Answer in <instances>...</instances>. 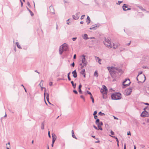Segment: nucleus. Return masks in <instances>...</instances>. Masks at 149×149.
<instances>
[{
	"instance_id": "a19ab883",
	"label": "nucleus",
	"mask_w": 149,
	"mask_h": 149,
	"mask_svg": "<svg viewBox=\"0 0 149 149\" xmlns=\"http://www.w3.org/2000/svg\"><path fill=\"white\" fill-rule=\"evenodd\" d=\"M80 97H81V98H82V99L84 100V101H85V99L84 98V96H83V95H81L80 96Z\"/></svg>"
},
{
	"instance_id": "39448f33",
	"label": "nucleus",
	"mask_w": 149,
	"mask_h": 149,
	"mask_svg": "<svg viewBox=\"0 0 149 149\" xmlns=\"http://www.w3.org/2000/svg\"><path fill=\"white\" fill-rule=\"evenodd\" d=\"M141 117L144 118L149 116V113L148 112L144 110L142 112L141 115Z\"/></svg>"
},
{
	"instance_id": "c756f323",
	"label": "nucleus",
	"mask_w": 149,
	"mask_h": 149,
	"mask_svg": "<svg viewBox=\"0 0 149 149\" xmlns=\"http://www.w3.org/2000/svg\"><path fill=\"white\" fill-rule=\"evenodd\" d=\"M98 114L101 116H103L104 115H105L104 113H102L101 111L100 112L98 113Z\"/></svg>"
},
{
	"instance_id": "bf43d9fd",
	"label": "nucleus",
	"mask_w": 149,
	"mask_h": 149,
	"mask_svg": "<svg viewBox=\"0 0 149 149\" xmlns=\"http://www.w3.org/2000/svg\"><path fill=\"white\" fill-rule=\"evenodd\" d=\"M125 49L124 48H122L120 49V51L122 52Z\"/></svg>"
},
{
	"instance_id": "4c0bfd02",
	"label": "nucleus",
	"mask_w": 149,
	"mask_h": 149,
	"mask_svg": "<svg viewBox=\"0 0 149 149\" xmlns=\"http://www.w3.org/2000/svg\"><path fill=\"white\" fill-rule=\"evenodd\" d=\"M87 93L88 94L90 95V96L92 95L90 91H87Z\"/></svg>"
},
{
	"instance_id": "9d476101",
	"label": "nucleus",
	"mask_w": 149,
	"mask_h": 149,
	"mask_svg": "<svg viewBox=\"0 0 149 149\" xmlns=\"http://www.w3.org/2000/svg\"><path fill=\"white\" fill-rule=\"evenodd\" d=\"M80 14V12H79L77 13L76 14L74 15H72V17L74 19L77 20L78 19L79 17V15Z\"/></svg>"
},
{
	"instance_id": "e433bc0d",
	"label": "nucleus",
	"mask_w": 149,
	"mask_h": 149,
	"mask_svg": "<svg viewBox=\"0 0 149 149\" xmlns=\"http://www.w3.org/2000/svg\"><path fill=\"white\" fill-rule=\"evenodd\" d=\"M123 1H118V3H116V4L118 5H120L121 3H122Z\"/></svg>"
},
{
	"instance_id": "864d4df0",
	"label": "nucleus",
	"mask_w": 149,
	"mask_h": 149,
	"mask_svg": "<svg viewBox=\"0 0 149 149\" xmlns=\"http://www.w3.org/2000/svg\"><path fill=\"white\" fill-rule=\"evenodd\" d=\"M85 16V15H83L81 17V19H83L84 18V17Z\"/></svg>"
},
{
	"instance_id": "5701e85b",
	"label": "nucleus",
	"mask_w": 149,
	"mask_h": 149,
	"mask_svg": "<svg viewBox=\"0 0 149 149\" xmlns=\"http://www.w3.org/2000/svg\"><path fill=\"white\" fill-rule=\"evenodd\" d=\"M44 89H45V90H44V97L45 100V94H47V93H46V88H44ZM45 102L46 104H47V103L46 102L45 100Z\"/></svg>"
},
{
	"instance_id": "a18cd8bd",
	"label": "nucleus",
	"mask_w": 149,
	"mask_h": 149,
	"mask_svg": "<svg viewBox=\"0 0 149 149\" xmlns=\"http://www.w3.org/2000/svg\"><path fill=\"white\" fill-rule=\"evenodd\" d=\"M27 5L29 7H31V5H30V3H29V2H28L27 3Z\"/></svg>"
},
{
	"instance_id": "0e129e2a",
	"label": "nucleus",
	"mask_w": 149,
	"mask_h": 149,
	"mask_svg": "<svg viewBox=\"0 0 149 149\" xmlns=\"http://www.w3.org/2000/svg\"><path fill=\"white\" fill-rule=\"evenodd\" d=\"M113 117H114V119H115V120H118V118H117L116 117L114 116H113Z\"/></svg>"
},
{
	"instance_id": "58836bf2",
	"label": "nucleus",
	"mask_w": 149,
	"mask_h": 149,
	"mask_svg": "<svg viewBox=\"0 0 149 149\" xmlns=\"http://www.w3.org/2000/svg\"><path fill=\"white\" fill-rule=\"evenodd\" d=\"M101 126H98V127L99 130H102V128L101 127Z\"/></svg>"
},
{
	"instance_id": "bb28decb",
	"label": "nucleus",
	"mask_w": 149,
	"mask_h": 149,
	"mask_svg": "<svg viewBox=\"0 0 149 149\" xmlns=\"http://www.w3.org/2000/svg\"><path fill=\"white\" fill-rule=\"evenodd\" d=\"M97 126H102L103 125V123L101 121H100L98 124H97Z\"/></svg>"
},
{
	"instance_id": "09e8293b",
	"label": "nucleus",
	"mask_w": 149,
	"mask_h": 149,
	"mask_svg": "<svg viewBox=\"0 0 149 149\" xmlns=\"http://www.w3.org/2000/svg\"><path fill=\"white\" fill-rule=\"evenodd\" d=\"M111 134L112 135H114V133L111 130Z\"/></svg>"
},
{
	"instance_id": "393cba45",
	"label": "nucleus",
	"mask_w": 149,
	"mask_h": 149,
	"mask_svg": "<svg viewBox=\"0 0 149 149\" xmlns=\"http://www.w3.org/2000/svg\"><path fill=\"white\" fill-rule=\"evenodd\" d=\"M113 48L114 49H116L118 47V45L117 44H115V43H113Z\"/></svg>"
},
{
	"instance_id": "9b49d317",
	"label": "nucleus",
	"mask_w": 149,
	"mask_h": 149,
	"mask_svg": "<svg viewBox=\"0 0 149 149\" xmlns=\"http://www.w3.org/2000/svg\"><path fill=\"white\" fill-rule=\"evenodd\" d=\"M123 9L124 11H126L127 10H131V8H128L127 6L125 4H124L122 6Z\"/></svg>"
},
{
	"instance_id": "7c9ffc66",
	"label": "nucleus",
	"mask_w": 149,
	"mask_h": 149,
	"mask_svg": "<svg viewBox=\"0 0 149 149\" xmlns=\"http://www.w3.org/2000/svg\"><path fill=\"white\" fill-rule=\"evenodd\" d=\"M91 99L92 100V102L93 103H94V98L92 95L90 96Z\"/></svg>"
},
{
	"instance_id": "37998d69",
	"label": "nucleus",
	"mask_w": 149,
	"mask_h": 149,
	"mask_svg": "<svg viewBox=\"0 0 149 149\" xmlns=\"http://www.w3.org/2000/svg\"><path fill=\"white\" fill-rule=\"evenodd\" d=\"M86 65H84V64H83V65H82L81 67V69H82L84 68V67H86Z\"/></svg>"
},
{
	"instance_id": "1a4fd4ad",
	"label": "nucleus",
	"mask_w": 149,
	"mask_h": 149,
	"mask_svg": "<svg viewBox=\"0 0 149 149\" xmlns=\"http://www.w3.org/2000/svg\"><path fill=\"white\" fill-rule=\"evenodd\" d=\"M62 48L63 49V51H67L68 49V45L65 44L64 43V44H63L62 45Z\"/></svg>"
},
{
	"instance_id": "cd10ccee",
	"label": "nucleus",
	"mask_w": 149,
	"mask_h": 149,
	"mask_svg": "<svg viewBox=\"0 0 149 149\" xmlns=\"http://www.w3.org/2000/svg\"><path fill=\"white\" fill-rule=\"evenodd\" d=\"M85 72V70L84 69H83L81 70V71L80 72V73L82 74H84Z\"/></svg>"
},
{
	"instance_id": "79ce46f5",
	"label": "nucleus",
	"mask_w": 149,
	"mask_h": 149,
	"mask_svg": "<svg viewBox=\"0 0 149 149\" xmlns=\"http://www.w3.org/2000/svg\"><path fill=\"white\" fill-rule=\"evenodd\" d=\"M97 113V112L96 111H94L93 113V115H95Z\"/></svg>"
},
{
	"instance_id": "0eeeda50",
	"label": "nucleus",
	"mask_w": 149,
	"mask_h": 149,
	"mask_svg": "<svg viewBox=\"0 0 149 149\" xmlns=\"http://www.w3.org/2000/svg\"><path fill=\"white\" fill-rule=\"evenodd\" d=\"M83 58L82 60V63L84 64V65H87V62L86 59V56L84 55H83L82 56Z\"/></svg>"
},
{
	"instance_id": "6ab92c4d",
	"label": "nucleus",
	"mask_w": 149,
	"mask_h": 149,
	"mask_svg": "<svg viewBox=\"0 0 149 149\" xmlns=\"http://www.w3.org/2000/svg\"><path fill=\"white\" fill-rule=\"evenodd\" d=\"M72 136L73 138H75V139H77V138L76 137V136L74 135V132L73 130H72Z\"/></svg>"
},
{
	"instance_id": "69168bd1",
	"label": "nucleus",
	"mask_w": 149,
	"mask_h": 149,
	"mask_svg": "<svg viewBox=\"0 0 149 149\" xmlns=\"http://www.w3.org/2000/svg\"><path fill=\"white\" fill-rule=\"evenodd\" d=\"M68 78L69 81H70L71 80V79L70 78V76L68 77Z\"/></svg>"
},
{
	"instance_id": "f8f14e48",
	"label": "nucleus",
	"mask_w": 149,
	"mask_h": 149,
	"mask_svg": "<svg viewBox=\"0 0 149 149\" xmlns=\"http://www.w3.org/2000/svg\"><path fill=\"white\" fill-rule=\"evenodd\" d=\"M49 8L50 9V12L52 14H55V10H54L53 7L52 6V5H51V6H49Z\"/></svg>"
},
{
	"instance_id": "774afa93",
	"label": "nucleus",
	"mask_w": 149,
	"mask_h": 149,
	"mask_svg": "<svg viewBox=\"0 0 149 149\" xmlns=\"http://www.w3.org/2000/svg\"><path fill=\"white\" fill-rule=\"evenodd\" d=\"M127 134L128 135H131V133L130 132H127Z\"/></svg>"
},
{
	"instance_id": "7ed1b4c3",
	"label": "nucleus",
	"mask_w": 149,
	"mask_h": 149,
	"mask_svg": "<svg viewBox=\"0 0 149 149\" xmlns=\"http://www.w3.org/2000/svg\"><path fill=\"white\" fill-rule=\"evenodd\" d=\"M104 41H103V43L107 47L109 48H111L112 47V45L111 42L109 39L104 38Z\"/></svg>"
},
{
	"instance_id": "ddd939ff",
	"label": "nucleus",
	"mask_w": 149,
	"mask_h": 149,
	"mask_svg": "<svg viewBox=\"0 0 149 149\" xmlns=\"http://www.w3.org/2000/svg\"><path fill=\"white\" fill-rule=\"evenodd\" d=\"M72 73L73 74V77L74 78H76L77 77V74L76 70L72 72Z\"/></svg>"
},
{
	"instance_id": "ea45409f",
	"label": "nucleus",
	"mask_w": 149,
	"mask_h": 149,
	"mask_svg": "<svg viewBox=\"0 0 149 149\" xmlns=\"http://www.w3.org/2000/svg\"><path fill=\"white\" fill-rule=\"evenodd\" d=\"M78 90H79L78 91H79V93L80 94H82V91H81V89H78Z\"/></svg>"
},
{
	"instance_id": "6e6552de",
	"label": "nucleus",
	"mask_w": 149,
	"mask_h": 149,
	"mask_svg": "<svg viewBox=\"0 0 149 149\" xmlns=\"http://www.w3.org/2000/svg\"><path fill=\"white\" fill-rule=\"evenodd\" d=\"M132 88H129L126 90L125 91L126 92L125 95L127 96L130 95L132 92Z\"/></svg>"
},
{
	"instance_id": "4468645a",
	"label": "nucleus",
	"mask_w": 149,
	"mask_h": 149,
	"mask_svg": "<svg viewBox=\"0 0 149 149\" xmlns=\"http://www.w3.org/2000/svg\"><path fill=\"white\" fill-rule=\"evenodd\" d=\"M52 134V142H53V143L54 142L55 140L56 139V136L55 134Z\"/></svg>"
},
{
	"instance_id": "c03bdc74",
	"label": "nucleus",
	"mask_w": 149,
	"mask_h": 149,
	"mask_svg": "<svg viewBox=\"0 0 149 149\" xmlns=\"http://www.w3.org/2000/svg\"><path fill=\"white\" fill-rule=\"evenodd\" d=\"M82 87V85L81 84H80L78 87V89H81V88Z\"/></svg>"
},
{
	"instance_id": "a211bd4d",
	"label": "nucleus",
	"mask_w": 149,
	"mask_h": 149,
	"mask_svg": "<svg viewBox=\"0 0 149 149\" xmlns=\"http://www.w3.org/2000/svg\"><path fill=\"white\" fill-rule=\"evenodd\" d=\"M71 83L72 84V86H73V88L74 89H75L76 88V84H74V82L73 81H71Z\"/></svg>"
},
{
	"instance_id": "f704fd0d",
	"label": "nucleus",
	"mask_w": 149,
	"mask_h": 149,
	"mask_svg": "<svg viewBox=\"0 0 149 149\" xmlns=\"http://www.w3.org/2000/svg\"><path fill=\"white\" fill-rule=\"evenodd\" d=\"M94 75L95 76H96V77H97L98 76V73L96 71H95V72L94 73Z\"/></svg>"
},
{
	"instance_id": "f257e3e1",
	"label": "nucleus",
	"mask_w": 149,
	"mask_h": 149,
	"mask_svg": "<svg viewBox=\"0 0 149 149\" xmlns=\"http://www.w3.org/2000/svg\"><path fill=\"white\" fill-rule=\"evenodd\" d=\"M107 68L109 71L111 77L114 79L113 81H116V78H118L120 75L123 73L122 70L119 68L113 66L107 67Z\"/></svg>"
},
{
	"instance_id": "f3484780",
	"label": "nucleus",
	"mask_w": 149,
	"mask_h": 149,
	"mask_svg": "<svg viewBox=\"0 0 149 149\" xmlns=\"http://www.w3.org/2000/svg\"><path fill=\"white\" fill-rule=\"evenodd\" d=\"M83 38L85 40H87L89 39L88 37V35L86 34H84L83 36Z\"/></svg>"
},
{
	"instance_id": "603ef678",
	"label": "nucleus",
	"mask_w": 149,
	"mask_h": 149,
	"mask_svg": "<svg viewBox=\"0 0 149 149\" xmlns=\"http://www.w3.org/2000/svg\"><path fill=\"white\" fill-rule=\"evenodd\" d=\"M77 37H74L73 38H72V40L73 41H74L76 40V39H77Z\"/></svg>"
},
{
	"instance_id": "5fc2aeb1",
	"label": "nucleus",
	"mask_w": 149,
	"mask_h": 149,
	"mask_svg": "<svg viewBox=\"0 0 149 149\" xmlns=\"http://www.w3.org/2000/svg\"><path fill=\"white\" fill-rule=\"evenodd\" d=\"M124 149H126V144L125 143L124 145Z\"/></svg>"
},
{
	"instance_id": "20e7f679",
	"label": "nucleus",
	"mask_w": 149,
	"mask_h": 149,
	"mask_svg": "<svg viewBox=\"0 0 149 149\" xmlns=\"http://www.w3.org/2000/svg\"><path fill=\"white\" fill-rule=\"evenodd\" d=\"M131 83L129 79H126L123 83V88H124L129 86Z\"/></svg>"
},
{
	"instance_id": "c85d7f7f",
	"label": "nucleus",
	"mask_w": 149,
	"mask_h": 149,
	"mask_svg": "<svg viewBox=\"0 0 149 149\" xmlns=\"http://www.w3.org/2000/svg\"><path fill=\"white\" fill-rule=\"evenodd\" d=\"M111 136L112 137H113V138H114L116 139V141L117 143H119V142L118 140V138L116 137L115 136Z\"/></svg>"
},
{
	"instance_id": "de8ad7c7",
	"label": "nucleus",
	"mask_w": 149,
	"mask_h": 149,
	"mask_svg": "<svg viewBox=\"0 0 149 149\" xmlns=\"http://www.w3.org/2000/svg\"><path fill=\"white\" fill-rule=\"evenodd\" d=\"M149 107H148L146 106L145 108H144L143 110H144V111L145 110H146V109L148 110V109Z\"/></svg>"
},
{
	"instance_id": "4d7b16f0",
	"label": "nucleus",
	"mask_w": 149,
	"mask_h": 149,
	"mask_svg": "<svg viewBox=\"0 0 149 149\" xmlns=\"http://www.w3.org/2000/svg\"><path fill=\"white\" fill-rule=\"evenodd\" d=\"M93 127L95 128V129L96 130H98L97 128L95 125H93Z\"/></svg>"
},
{
	"instance_id": "680f3d73",
	"label": "nucleus",
	"mask_w": 149,
	"mask_h": 149,
	"mask_svg": "<svg viewBox=\"0 0 149 149\" xmlns=\"http://www.w3.org/2000/svg\"><path fill=\"white\" fill-rule=\"evenodd\" d=\"M64 1L65 3H69V2L68 1H66V0H64Z\"/></svg>"
},
{
	"instance_id": "f03ea898",
	"label": "nucleus",
	"mask_w": 149,
	"mask_h": 149,
	"mask_svg": "<svg viewBox=\"0 0 149 149\" xmlns=\"http://www.w3.org/2000/svg\"><path fill=\"white\" fill-rule=\"evenodd\" d=\"M121 94L120 93H115L111 95V98L112 100H118L121 98Z\"/></svg>"
},
{
	"instance_id": "6e6d98bb",
	"label": "nucleus",
	"mask_w": 149,
	"mask_h": 149,
	"mask_svg": "<svg viewBox=\"0 0 149 149\" xmlns=\"http://www.w3.org/2000/svg\"><path fill=\"white\" fill-rule=\"evenodd\" d=\"M52 84H53V83L52 82H50L49 83V85L50 86H52Z\"/></svg>"
},
{
	"instance_id": "a878e982",
	"label": "nucleus",
	"mask_w": 149,
	"mask_h": 149,
	"mask_svg": "<svg viewBox=\"0 0 149 149\" xmlns=\"http://www.w3.org/2000/svg\"><path fill=\"white\" fill-rule=\"evenodd\" d=\"M137 7L142 11H146V10L144 9L141 6H138Z\"/></svg>"
},
{
	"instance_id": "c9c22d12",
	"label": "nucleus",
	"mask_w": 149,
	"mask_h": 149,
	"mask_svg": "<svg viewBox=\"0 0 149 149\" xmlns=\"http://www.w3.org/2000/svg\"><path fill=\"white\" fill-rule=\"evenodd\" d=\"M73 92L75 94H78V92H77V91L76 90H73Z\"/></svg>"
},
{
	"instance_id": "052dcab7",
	"label": "nucleus",
	"mask_w": 149,
	"mask_h": 149,
	"mask_svg": "<svg viewBox=\"0 0 149 149\" xmlns=\"http://www.w3.org/2000/svg\"><path fill=\"white\" fill-rule=\"evenodd\" d=\"M76 58V56L75 54H74L73 56V58L74 59H75Z\"/></svg>"
},
{
	"instance_id": "2f4dec72",
	"label": "nucleus",
	"mask_w": 149,
	"mask_h": 149,
	"mask_svg": "<svg viewBox=\"0 0 149 149\" xmlns=\"http://www.w3.org/2000/svg\"><path fill=\"white\" fill-rule=\"evenodd\" d=\"M100 122V120L99 119H96V120L95 121L96 124L97 125L98 124V123Z\"/></svg>"
},
{
	"instance_id": "2eb2a0df",
	"label": "nucleus",
	"mask_w": 149,
	"mask_h": 149,
	"mask_svg": "<svg viewBox=\"0 0 149 149\" xmlns=\"http://www.w3.org/2000/svg\"><path fill=\"white\" fill-rule=\"evenodd\" d=\"M46 99L47 101L48 102L49 104L53 105V104H52L49 101V94L48 93H47Z\"/></svg>"
},
{
	"instance_id": "473e14b6",
	"label": "nucleus",
	"mask_w": 149,
	"mask_h": 149,
	"mask_svg": "<svg viewBox=\"0 0 149 149\" xmlns=\"http://www.w3.org/2000/svg\"><path fill=\"white\" fill-rule=\"evenodd\" d=\"M44 122H43L41 124V129L42 130L44 129Z\"/></svg>"
},
{
	"instance_id": "aec40b11",
	"label": "nucleus",
	"mask_w": 149,
	"mask_h": 149,
	"mask_svg": "<svg viewBox=\"0 0 149 149\" xmlns=\"http://www.w3.org/2000/svg\"><path fill=\"white\" fill-rule=\"evenodd\" d=\"M27 9V10L29 11V12L31 14V16H33L34 15L33 13V12L31 11V10H30L27 7H26Z\"/></svg>"
},
{
	"instance_id": "3c124183",
	"label": "nucleus",
	"mask_w": 149,
	"mask_h": 149,
	"mask_svg": "<svg viewBox=\"0 0 149 149\" xmlns=\"http://www.w3.org/2000/svg\"><path fill=\"white\" fill-rule=\"evenodd\" d=\"M48 135L49 137V138H51V136L50 135V132L49 131L48 132Z\"/></svg>"
},
{
	"instance_id": "dca6fc26",
	"label": "nucleus",
	"mask_w": 149,
	"mask_h": 149,
	"mask_svg": "<svg viewBox=\"0 0 149 149\" xmlns=\"http://www.w3.org/2000/svg\"><path fill=\"white\" fill-rule=\"evenodd\" d=\"M87 22V24H88L91 22V19L90 17L88 16L87 18V20L86 21Z\"/></svg>"
},
{
	"instance_id": "423d86ee",
	"label": "nucleus",
	"mask_w": 149,
	"mask_h": 149,
	"mask_svg": "<svg viewBox=\"0 0 149 149\" xmlns=\"http://www.w3.org/2000/svg\"><path fill=\"white\" fill-rule=\"evenodd\" d=\"M107 91V87L105 85H103L102 88L101 90L100 91L102 93H104V94L106 95Z\"/></svg>"
},
{
	"instance_id": "e2e57ef3",
	"label": "nucleus",
	"mask_w": 149,
	"mask_h": 149,
	"mask_svg": "<svg viewBox=\"0 0 149 149\" xmlns=\"http://www.w3.org/2000/svg\"><path fill=\"white\" fill-rule=\"evenodd\" d=\"M97 115H94V118L95 119H97Z\"/></svg>"
},
{
	"instance_id": "b1692460",
	"label": "nucleus",
	"mask_w": 149,
	"mask_h": 149,
	"mask_svg": "<svg viewBox=\"0 0 149 149\" xmlns=\"http://www.w3.org/2000/svg\"><path fill=\"white\" fill-rule=\"evenodd\" d=\"M16 44L17 45V47L19 49H22V47H21L20 45L19 44V42H16Z\"/></svg>"
},
{
	"instance_id": "338daca9",
	"label": "nucleus",
	"mask_w": 149,
	"mask_h": 149,
	"mask_svg": "<svg viewBox=\"0 0 149 149\" xmlns=\"http://www.w3.org/2000/svg\"><path fill=\"white\" fill-rule=\"evenodd\" d=\"M142 72L141 71L140 72H139V74H138V76H139V75L140 74H142Z\"/></svg>"
},
{
	"instance_id": "412c9836",
	"label": "nucleus",
	"mask_w": 149,
	"mask_h": 149,
	"mask_svg": "<svg viewBox=\"0 0 149 149\" xmlns=\"http://www.w3.org/2000/svg\"><path fill=\"white\" fill-rule=\"evenodd\" d=\"M99 25H97V24H95V26L93 27V30H95L97 29L99 27Z\"/></svg>"
},
{
	"instance_id": "72a5a7b5",
	"label": "nucleus",
	"mask_w": 149,
	"mask_h": 149,
	"mask_svg": "<svg viewBox=\"0 0 149 149\" xmlns=\"http://www.w3.org/2000/svg\"><path fill=\"white\" fill-rule=\"evenodd\" d=\"M95 58H96V60H98L99 61H101V59H100L98 57L95 56Z\"/></svg>"
},
{
	"instance_id": "8fccbe9b",
	"label": "nucleus",
	"mask_w": 149,
	"mask_h": 149,
	"mask_svg": "<svg viewBox=\"0 0 149 149\" xmlns=\"http://www.w3.org/2000/svg\"><path fill=\"white\" fill-rule=\"evenodd\" d=\"M105 95H106L105 94H104V93L103 94V98L105 99L106 98V96H105Z\"/></svg>"
},
{
	"instance_id": "13d9d810",
	"label": "nucleus",
	"mask_w": 149,
	"mask_h": 149,
	"mask_svg": "<svg viewBox=\"0 0 149 149\" xmlns=\"http://www.w3.org/2000/svg\"><path fill=\"white\" fill-rule=\"evenodd\" d=\"M143 104L149 106V104L148 103H143Z\"/></svg>"
},
{
	"instance_id": "49530a36",
	"label": "nucleus",
	"mask_w": 149,
	"mask_h": 149,
	"mask_svg": "<svg viewBox=\"0 0 149 149\" xmlns=\"http://www.w3.org/2000/svg\"><path fill=\"white\" fill-rule=\"evenodd\" d=\"M71 66H72L73 67H74V66L75 64L74 62H73L71 64Z\"/></svg>"
},
{
	"instance_id": "4be33fe9",
	"label": "nucleus",
	"mask_w": 149,
	"mask_h": 149,
	"mask_svg": "<svg viewBox=\"0 0 149 149\" xmlns=\"http://www.w3.org/2000/svg\"><path fill=\"white\" fill-rule=\"evenodd\" d=\"M63 51H64L62 48H61H61L60 49H59V52L60 54V55H61L62 54Z\"/></svg>"
}]
</instances>
